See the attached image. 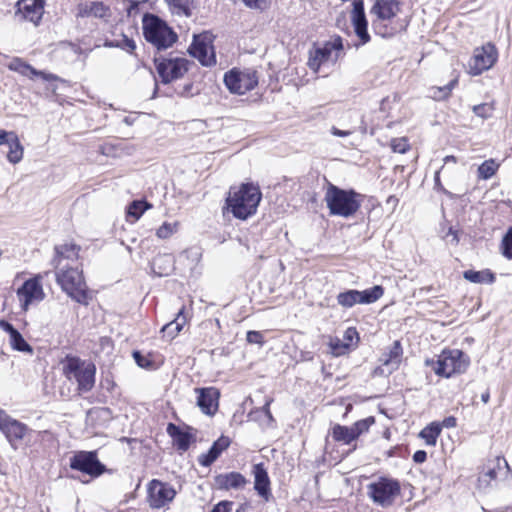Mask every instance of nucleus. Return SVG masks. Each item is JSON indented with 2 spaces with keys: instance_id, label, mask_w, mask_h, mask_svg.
<instances>
[{
  "instance_id": "nucleus-28",
  "label": "nucleus",
  "mask_w": 512,
  "mask_h": 512,
  "mask_svg": "<svg viewBox=\"0 0 512 512\" xmlns=\"http://www.w3.org/2000/svg\"><path fill=\"white\" fill-rule=\"evenodd\" d=\"M5 331H7L10 335V344L13 349L21 352H29L32 353V348L25 341L22 335L9 323L1 322L0 324Z\"/></svg>"
},
{
  "instance_id": "nucleus-22",
  "label": "nucleus",
  "mask_w": 512,
  "mask_h": 512,
  "mask_svg": "<svg viewBox=\"0 0 512 512\" xmlns=\"http://www.w3.org/2000/svg\"><path fill=\"white\" fill-rule=\"evenodd\" d=\"M15 7L17 8L15 11L16 17L34 24L40 21L44 13L43 2H31V4H27V2H16Z\"/></svg>"
},
{
  "instance_id": "nucleus-10",
  "label": "nucleus",
  "mask_w": 512,
  "mask_h": 512,
  "mask_svg": "<svg viewBox=\"0 0 512 512\" xmlns=\"http://www.w3.org/2000/svg\"><path fill=\"white\" fill-rule=\"evenodd\" d=\"M224 83L231 93L243 95L257 86V72L252 69L240 70L234 68L225 73Z\"/></svg>"
},
{
  "instance_id": "nucleus-12",
  "label": "nucleus",
  "mask_w": 512,
  "mask_h": 512,
  "mask_svg": "<svg viewBox=\"0 0 512 512\" xmlns=\"http://www.w3.org/2000/svg\"><path fill=\"white\" fill-rule=\"evenodd\" d=\"M213 40L214 36L208 31L193 36V42L188 51L203 66L210 67L216 64Z\"/></svg>"
},
{
  "instance_id": "nucleus-60",
  "label": "nucleus",
  "mask_w": 512,
  "mask_h": 512,
  "mask_svg": "<svg viewBox=\"0 0 512 512\" xmlns=\"http://www.w3.org/2000/svg\"><path fill=\"white\" fill-rule=\"evenodd\" d=\"M245 4L249 7V8H260V5H259V2H252V1H249V2H245Z\"/></svg>"
},
{
  "instance_id": "nucleus-57",
  "label": "nucleus",
  "mask_w": 512,
  "mask_h": 512,
  "mask_svg": "<svg viewBox=\"0 0 512 512\" xmlns=\"http://www.w3.org/2000/svg\"><path fill=\"white\" fill-rule=\"evenodd\" d=\"M124 42H125V48L127 50L133 51L136 48V44H135V42L133 40L125 39Z\"/></svg>"
},
{
  "instance_id": "nucleus-30",
  "label": "nucleus",
  "mask_w": 512,
  "mask_h": 512,
  "mask_svg": "<svg viewBox=\"0 0 512 512\" xmlns=\"http://www.w3.org/2000/svg\"><path fill=\"white\" fill-rule=\"evenodd\" d=\"M172 268L173 257L169 254L158 255L152 262V269L159 276L168 275Z\"/></svg>"
},
{
  "instance_id": "nucleus-27",
  "label": "nucleus",
  "mask_w": 512,
  "mask_h": 512,
  "mask_svg": "<svg viewBox=\"0 0 512 512\" xmlns=\"http://www.w3.org/2000/svg\"><path fill=\"white\" fill-rule=\"evenodd\" d=\"M216 483L221 489H240L246 485L247 480L241 473L230 472L218 475Z\"/></svg>"
},
{
  "instance_id": "nucleus-4",
  "label": "nucleus",
  "mask_w": 512,
  "mask_h": 512,
  "mask_svg": "<svg viewBox=\"0 0 512 512\" xmlns=\"http://www.w3.org/2000/svg\"><path fill=\"white\" fill-rule=\"evenodd\" d=\"M62 372L69 381L77 383L79 392H88L94 386L96 367L91 362L67 356L62 361Z\"/></svg>"
},
{
  "instance_id": "nucleus-35",
  "label": "nucleus",
  "mask_w": 512,
  "mask_h": 512,
  "mask_svg": "<svg viewBox=\"0 0 512 512\" xmlns=\"http://www.w3.org/2000/svg\"><path fill=\"white\" fill-rule=\"evenodd\" d=\"M440 433V423L433 422L422 429L419 436L425 441L427 445L434 446Z\"/></svg>"
},
{
  "instance_id": "nucleus-47",
  "label": "nucleus",
  "mask_w": 512,
  "mask_h": 512,
  "mask_svg": "<svg viewBox=\"0 0 512 512\" xmlns=\"http://www.w3.org/2000/svg\"><path fill=\"white\" fill-rule=\"evenodd\" d=\"M358 339L357 330L354 327H349L345 330L342 340L347 344V347L350 350V348L357 343Z\"/></svg>"
},
{
  "instance_id": "nucleus-20",
  "label": "nucleus",
  "mask_w": 512,
  "mask_h": 512,
  "mask_svg": "<svg viewBox=\"0 0 512 512\" xmlns=\"http://www.w3.org/2000/svg\"><path fill=\"white\" fill-rule=\"evenodd\" d=\"M354 8L351 12V24L354 33L360 40V44H366L370 40L368 33V22L365 17L363 2H353Z\"/></svg>"
},
{
  "instance_id": "nucleus-62",
  "label": "nucleus",
  "mask_w": 512,
  "mask_h": 512,
  "mask_svg": "<svg viewBox=\"0 0 512 512\" xmlns=\"http://www.w3.org/2000/svg\"><path fill=\"white\" fill-rule=\"evenodd\" d=\"M126 249H127V251H128L129 253H131V251H132L131 247L126 246Z\"/></svg>"
},
{
  "instance_id": "nucleus-43",
  "label": "nucleus",
  "mask_w": 512,
  "mask_h": 512,
  "mask_svg": "<svg viewBox=\"0 0 512 512\" xmlns=\"http://www.w3.org/2000/svg\"><path fill=\"white\" fill-rule=\"evenodd\" d=\"M375 423L374 417H367L359 420L352 425L354 434L358 438L363 433L367 432L369 428Z\"/></svg>"
},
{
  "instance_id": "nucleus-32",
  "label": "nucleus",
  "mask_w": 512,
  "mask_h": 512,
  "mask_svg": "<svg viewBox=\"0 0 512 512\" xmlns=\"http://www.w3.org/2000/svg\"><path fill=\"white\" fill-rule=\"evenodd\" d=\"M332 437L335 441L350 444L353 440L357 439L352 426L335 425L332 429Z\"/></svg>"
},
{
  "instance_id": "nucleus-23",
  "label": "nucleus",
  "mask_w": 512,
  "mask_h": 512,
  "mask_svg": "<svg viewBox=\"0 0 512 512\" xmlns=\"http://www.w3.org/2000/svg\"><path fill=\"white\" fill-rule=\"evenodd\" d=\"M55 267L62 265H78L79 247L75 244H62L55 247Z\"/></svg>"
},
{
  "instance_id": "nucleus-24",
  "label": "nucleus",
  "mask_w": 512,
  "mask_h": 512,
  "mask_svg": "<svg viewBox=\"0 0 512 512\" xmlns=\"http://www.w3.org/2000/svg\"><path fill=\"white\" fill-rule=\"evenodd\" d=\"M254 489L264 500L268 501L271 496L270 479L262 463L253 466Z\"/></svg>"
},
{
  "instance_id": "nucleus-49",
  "label": "nucleus",
  "mask_w": 512,
  "mask_h": 512,
  "mask_svg": "<svg viewBox=\"0 0 512 512\" xmlns=\"http://www.w3.org/2000/svg\"><path fill=\"white\" fill-rule=\"evenodd\" d=\"M246 340L250 344L263 345L264 343L263 335L259 331H248L246 335Z\"/></svg>"
},
{
  "instance_id": "nucleus-16",
  "label": "nucleus",
  "mask_w": 512,
  "mask_h": 512,
  "mask_svg": "<svg viewBox=\"0 0 512 512\" xmlns=\"http://www.w3.org/2000/svg\"><path fill=\"white\" fill-rule=\"evenodd\" d=\"M147 502L151 508L159 509L170 503L176 491L172 485L153 479L149 482L147 487Z\"/></svg>"
},
{
  "instance_id": "nucleus-41",
  "label": "nucleus",
  "mask_w": 512,
  "mask_h": 512,
  "mask_svg": "<svg viewBox=\"0 0 512 512\" xmlns=\"http://www.w3.org/2000/svg\"><path fill=\"white\" fill-rule=\"evenodd\" d=\"M328 345L330 347L331 353L334 356H341L349 351L347 344H345L344 341L338 337H331Z\"/></svg>"
},
{
  "instance_id": "nucleus-56",
  "label": "nucleus",
  "mask_w": 512,
  "mask_h": 512,
  "mask_svg": "<svg viewBox=\"0 0 512 512\" xmlns=\"http://www.w3.org/2000/svg\"><path fill=\"white\" fill-rule=\"evenodd\" d=\"M331 133L334 135V136H338V137H345V136H348L351 134L350 131H344V130H340L336 127H332L331 129Z\"/></svg>"
},
{
  "instance_id": "nucleus-14",
  "label": "nucleus",
  "mask_w": 512,
  "mask_h": 512,
  "mask_svg": "<svg viewBox=\"0 0 512 512\" xmlns=\"http://www.w3.org/2000/svg\"><path fill=\"white\" fill-rule=\"evenodd\" d=\"M189 61L184 57L163 58L156 60V70L163 83H170L185 75Z\"/></svg>"
},
{
  "instance_id": "nucleus-13",
  "label": "nucleus",
  "mask_w": 512,
  "mask_h": 512,
  "mask_svg": "<svg viewBox=\"0 0 512 512\" xmlns=\"http://www.w3.org/2000/svg\"><path fill=\"white\" fill-rule=\"evenodd\" d=\"M42 280L43 276L38 274L26 280L22 286L17 289V298L23 310L27 311L29 306L44 300L45 292L42 286Z\"/></svg>"
},
{
  "instance_id": "nucleus-3",
  "label": "nucleus",
  "mask_w": 512,
  "mask_h": 512,
  "mask_svg": "<svg viewBox=\"0 0 512 512\" xmlns=\"http://www.w3.org/2000/svg\"><path fill=\"white\" fill-rule=\"evenodd\" d=\"M324 200L331 215L348 218L353 216L361 206V195L354 190H344L329 184Z\"/></svg>"
},
{
  "instance_id": "nucleus-48",
  "label": "nucleus",
  "mask_w": 512,
  "mask_h": 512,
  "mask_svg": "<svg viewBox=\"0 0 512 512\" xmlns=\"http://www.w3.org/2000/svg\"><path fill=\"white\" fill-rule=\"evenodd\" d=\"M91 7L88 14H92L95 17H104L106 15V8L103 2H90Z\"/></svg>"
},
{
  "instance_id": "nucleus-54",
  "label": "nucleus",
  "mask_w": 512,
  "mask_h": 512,
  "mask_svg": "<svg viewBox=\"0 0 512 512\" xmlns=\"http://www.w3.org/2000/svg\"><path fill=\"white\" fill-rule=\"evenodd\" d=\"M441 428H453L456 426V419L454 417H447L445 418L442 423L440 424Z\"/></svg>"
},
{
  "instance_id": "nucleus-8",
  "label": "nucleus",
  "mask_w": 512,
  "mask_h": 512,
  "mask_svg": "<svg viewBox=\"0 0 512 512\" xmlns=\"http://www.w3.org/2000/svg\"><path fill=\"white\" fill-rule=\"evenodd\" d=\"M469 366V358L458 349L444 350L438 356L436 362H433L434 372L446 378L454 374H461Z\"/></svg>"
},
{
  "instance_id": "nucleus-46",
  "label": "nucleus",
  "mask_w": 512,
  "mask_h": 512,
  "mask_svg": "<svg viewBox=\"0 0 512 512\" xmlns=\"http://www.w3.org/2000/svg\"><path fill=\"white\" fill-rule=\"evenodd\" d=\"M493 111H494V106L491 103H482V104L473 106V112L477 116H479L483 119L490 117L492 115Z\"/></svg>"
},
{
  "instance_id": "nucleus-44",
  "label": "nucleus",
  "mask_w": 512,
  "mask_h": 512,
  "mask_svg": "<svg viewBox=\"0 0 512 512\" xmlns=\"http://www.w3.org/2000/svg\"><path fill=\"white\" fill-rule=\"evenodd\" d=\"M501 250L505 258L512 260V227L508 229L502 239Z\"/></svg>"
},
{
  "instance_id": "nucleus-2",
  "label": "nucleus",
  "mask_w": 512,
  "mask_h": 512,
  "mask_svg": "<svg viewBox=\"0 0 512 512\" xmlns=\"http://www.w3.org/2000/svg\"><path fill=\"white\" fill-rule=\"evenodd\" d=\"M56 268V282L61 289L76 302L88 305L89 295L82 270L78 265H62Z\"/></svg>"
},
{
  "instance_id": "nucleus-34",
  "label": "nucleus",
  "mask_w": 512,
  "mask_h": 512,
  "mask_svg": "<svg viewBox=\"0 0 512 512\" xmlns=\"http://www.w3.org/2000/svg\"><path fill=\"white\" fill-rule=\"evenodd\" d=\"M168 432L173 436L174 442L179 450L186 451L190 445V435L182 432L174 424H169Z\"/></svg>"
},
{
  "instance_id": "nucleus-50",
  "label": "nucleus",
  "mask_w": 512,
  "mask_h": 512,
  "mask_svg": "<svg viewBox=\"0 0 512 512\" xmlns=\"http://www.w3.org/2000/svg\"><path fill=\"white\" fill-rule=\"evenodd\" d=\"M232 502L228 501H222L218 503L211 512H231L232 509Z\"/></svg>"
},
{
  "instance_id": "nucleus-29",
  "label": "nucleus",
  "mask_w": 512,
  "mask_h": 512,
  "mask_svg": "<svg viewBox=\"0 0 512 512\" xmlns=\"http://www.w3.org/2000/svg\"><path fill=\"white\" fill-rule=\"evenodd\" d=\"M401 359L402 347L399 341H395L389 349V352L383 355L381 362L387 367L388 371L391 372L399 367Z\"/></svg>"
},
{
  "instance_id": "nucleus-25",
  "label": "nucleus",
  "mask_w": 512,
  "mask_h": 512,
  "mask_svg": "<svg viewBox=\"0 0 512 512\" xmlns=\"http://www.w3.org/2000/svg\"><path fill=\"white\" fill-rule=\"evenodd\" d=\"M229 445L230 439L226 436H221L213 443L207 453L199 457V463L205 467L210 466Z\"/></svg>"
},
{
  "instance_id": "nucleus-61",
  "label": "nucleus",
  "mask_w": 512,
  "mask_h": 512,
  "mask_svg": "<svg viewBox=\"0 0 512 512\" xmlns=\"http://www.w3.org/2000/svg\"><path fill=\"white\" fill-rule=\"evenodd\" d=\"M482 400H483V402H485V403H486V402H488V400H489V394H483V395H482Z\"/></svg>"
},
{
  "instance_id": "nucleus-11",
  "label": "nucleus",
  "mask_w": 512,
  "mask_h": 512,
  "mask_svg": "<svg viewBox=\"0 0 512 512\" xmlns=\"http://www.w3.org/2000/svg\"><path fill=\"white\" fill-rule=\"evenodd\" d=\"M498 59V51L492 43H486L474 49L467 66V72L478 76L491 69Z\"/></svg>"
},
{
  "instance_id": "nucleus-31",
  "label": "nucleus",
  "mask_w": 512,
  "mask_h": 512,
  "mask_svg": "<svg viewBox=\"0 0 512 512\" xmlns=\"http://www.w3.org/2000/svg\"><path fill=\"white\" fill-rule=\"evenodd\" d=\"M7 146L9 147V151L7 153V160L12 164L19 163L23 158L24 148L20 143L18 136H12Z\"/></svg>"
},
{
  "instance_id": "nucleus-9",
  "label": "nucleus",
  "mask_w": 512,
  "mask_h": 512,
  "mask_svg": "<svg viewBox=\"0 0 512 512\" xmlns=\"http://www.w3.org/2000/svg\"><path fill=\"white\" fill-rule=\"evenodd\" d=\"M367 491L372 501L382 507L391 506L400 495V484L397 480L379 477L367 485Z\"/></svg>"
},
{
  "instance_id": "nucleus-36",
  "label": "nucleus",
  "mask_w": 512,
  "mask_h": 512,
  "mask_svg": "<svg viewBox=\"0 0 512 512\" xmlns=\"http://www.w3.org/2000/svg\"><path fill=\"white\" fill-rule=\"evenodd\" d=\"M463 276L466 280L472 283H493L495 279L494 275L488 270H467L463 273Z\"/></svg>"
},
{
  "instance_id": "nucleus-45",
  "label": "nucleus",
  "mask_w": 512,
  "mask_h": 512,
  "mask_svg": "<svg viewBox=\"0 0 512 512\" xmlns=\"http://www.w3.org/2000/svg\"><path fill=\"white\" fill-rule=\"evenodd\" d=\"M390 146L394 152L400 154H404L410 149L408 140L405 137L392 139Z\"/></svg>"
},
{
  "instance_id": "nucleus-26",
  "label": "nucleus",
  "mask_w": 512,
  "mask_h": 512,
  "mask_svg": "<svg viewBox=\"0 0 512 512\" xmlns=\"http://www.w3.org/2000/svg\"><path fill=\"white\" fill-rule=\"evenodd\" d=\"M186 324L187 317L184 314V307H182L177 313L175 319L165 324L160 332L162 333L163 338L171 341L182 331Z\"/></svg>"
},
{
  "instance_id": "nucleus-5",
  "label": "nucleus",
  "mask_w": 512,
  "mask_h": 512,
  "mask_svg": "<svg viewBox=\"0 0 512 512\" xmlns=\"http://www.w3.org/2000/svg\"><path fill=\"white\" fill-rule=\"evenodd\" d=\"M400 2H375L371 13L376 16L374 29L382 36H392L404 27L398 20Z\"/></svg>"
},
{
  "instance_id": "nucleus-55",
  "label": "nucleus",
  "mask_w": 512,
  "mask_h": 512,
  "mask_svg": "<svg viewBox=\"0 0 512 512\" xmlns=\"http://www.w3.org/2000/svg\"><path fill=\"white\" fill-rule=\"evenodd\" d=\"M271 403H272V399H268L266 401L265 405L263 406L262 410L265 413V415L268 417V419L270 421H273V416H272L270 408H269Z\"/></svg>"
},
{
  "instance_id": "nucleus-21",
  "label": "nucleus",
  "mask_w": 512,
  "mask_h": 512,
  "mask_svg": "<svg viewBox=\"0 0 512 512\" xmlns=\"http://www.w3.org/2000/svg\"><path fill=\"white\" fill-rule=\"evenodd\" d=\"M7 68L31 79L36 76L41 77L45 81H53L57 79V76L54 74L38 71L19 57L12 58L7 64Z\"/></svg>"
},
{
  "instance_id": "nucleus-59",
  "label": "nucleus",
  "mask_w": 512,
  "mask_h": 512,
  "mask_svg": "<svg viewBox=\"0 0 512 512\" xmlns=\"http://www.w3.org/2000/svg\"><path fill=\"white\" fill-rule=\"evenodd\" d=\"M448 162H453V163H456L457 162V159L455 156L453 155H448L444 158V163H448Z\"/></svg>"
},
{
  "instance_id": "nucleus-52",
  "label": "nucleus",
  "mask_w": 512,
  "mask_h": 512,
  "mask_svg": "<svg viewBox=\"0 0 512 512\" xmlns=\"http://www.w3.org/2000/svg\"><path fill=\"white\" fill-rule=\"evenodd\" d=\"M133 356H134L136 363L140 367H149L150 366V362L144 356H142L139 352H134Z\"/></svg>"
},
{
  "instance_id": "nucleus-18",
  "label": "nucleus",
  "mask_w": 512,
  "mask_h": 512,
  "mask_svg": "<svg viewBox=\"0 0 512 512\" xmlns=\"http://www.w3.org/2000/svg\"><path fill=\"white\" fill-rule=\"evenodd\" d=\"M0 430L5 434L10 444L15 447L16 443L24 438L28 428L4 411H0Z\"/></svg>"
},
{
  "instance_id": "nucleus-15",
  "label": "nucleus",
  "mask_w": 512,
  "mask_h": 512,
  "mask_svg": "<svg viewBox=\"0 0 512 512\" xmlns=\"http://www.w3.org/2000/svg\"><path fill=\"white\" fill-rule=\"evenodd\" d=\"M384 294V289L380 285H376L370 289L363 291L348 290L339 293L337 302L344 308H351L355 304H371L380 299Z\"/></svg>"
},
{
  "instance_id": "nucleus-33",
  "label": "nucleus",
  "mask_w": 512,
  "mask_h": 512,
  "mask_svg": "<svg viewBox=\"0 0 512 512\" xmlns=\"http://www.w3.org/2000/svg\"><path fill=\"white\" fill-rule=\"evenodd\" d=\"M501 462H503L505 466L508 467L505 459L497 458L494 464L491 467H488L487 470L479 476L478 483L480 487L489 486L490 482L497 478V469L500 468Z\"/></svg>"
},
{
  "instance_id": "nucleus-19",
  "label": "nucleus",
  "mask_w": 512,
  "mask_h": 512,
  "mask_svg": "<svg viewBox=\"0 0 512 512\" xmlns=\"http://www.w3.org/2000/svg\"><path fill=\"white\" fill-rule=\"evenodd\" d=\"M198 394L197 405L207 415H214L219 405V390L215 387L195 388Z\"/></svg>"
},
{
  "instance_id": "nucleus-17",
  "label": "nucleus",
  "mask_w": 512,
  "mask_h": 512,
  "mask_svg": "<svg viewBox=\"0 0 512 512\" xmlns=\"http://www.w3.org/2000/svg\"><path fill=\"white\" fill-rule=\"evenodd\" d=\"M70 467L92 477L100 476L105 467L97 459L94 451H80L70 459Z\"/></svg>"
},
{
  "instance_id": "nucleus-39",
  "label": "nucleus",
  "mask_w": 512,
  "mask_h": 512,
  "mask_svg": "<svg viewBox=\"0 0 512 512\" xmlns=\"http://www.w3.org/2000/svg\"><path fill=\"white\" fill-rule=\"evenodd\" d=\"M456 84L457 79H454L449 84L443 87H432L430 89V97L437 101L447 99L450 96Z\"/></svg>"
},
{
  "instance_id": "nucleus-37",
  "label": "nucleus",
  "mask_w": 512,
  "mask_h": 512,
  "mask_svg": "<svg viewBox=\"0 0 512 512\" xmlns=\"http://www.w3.org/2000/svg\"><path fill=\"white\" fill-rule=\"evenodd\" d=\"M498 168L499 164L494 159H488L478 167V177L488 180L497 172Z\"/></svg>"
},
{
  "instance_id": "nucleus-63",
  "label": "nucleus",
  "mask_w": 512,
  "mask_h": 512,
  "mask_svg": "<svg viewBox=\"0 0 512 512\" xmlns=\"http://www.w3.org/2000/svg\"><path fill=\"white\" fill-rule=\"evenodd\" d=\"M439 172H436L435 178L438 179Z\"/></svg>"
},
{
  "instance_id": "nucleus-53",
  "label": "nucleus",
  "mask_w": 512,
  "mask_h": 512,
  "mask_svg": "<svg viewBox=\"0 0 512 512\" xmlns=\"http://www.w3.org/2000/svg\"><path fill=\"white\" fill-rule=\"evenodd\" d=\"M426 458H427V454L423 450H418L413 455V460L416 463H423L426 460Z\"/></svg>"
},
{
  "instance_id": "nucleus-58",
  "label": "nucleus",
  "mask_w": 512,
  "mask_h": 512,
  "mask_svg": "<svg viewBox=\"0 0 512 512\" xmlns=\"http://www.w3.org/2000/svg\"><path fill=\"white\" fill-rule=\"evenodd\" d=\"M446 237L447 238L451 237L452 238L451 241H453L456 244L459 241L457 233L455 231H453L452 229L449 230V232L447 233Z\"/></svg>"
},
{
  "instance_id": "nucleus-7",
  "label": "nucleus",
  "mask_w": 512,
  "mask_h": 512,
  "mask_svg": "<svg viewBox=\"0 0 512 512\" xmlns=\"http://www.w3.org/2000/svg\"><path fill=\"white\" fill-rule=\"evenodd\" d=\"M343 50L340 37L325 42L322 46H315L308 52L307 66L314 73H318L322 67L334 65Z\"/></svg>"
},
{
  "instance_id": "nucleus-40",
  "label": "nucleus",
  "mask_w": 512,
  "mask_h": 512,
  "mask_svg": "<svg viewBox=\"0 0 512 512\" xmlns=\"http://www.w3.org/2000/svg\"><path fill=\"white\" fill-rule=\"evenodd\" d=\"M168 4L172 14L185 17L191 16L190 2H168Z\"/></svg>"
},
{
  "instance_id": "nucleus-42",
  "label": "nucleus",
  "mask_w": 512,
  "mask_h": 512,
  "mask_svg": "<svg viewBox=\"0 0 512 512\" xmlns=\"http://www.w3.org/2000/svg\"><path fill=\"white\" fill-rule=\"evenodd\" d=\"M178 222H165L156 231V235L160 239H167L178 231Z\"/></svg>"
},
{
  "instance_id": "nucleus-51",
  "label": "nucleus",
  "mask_w": 512,
  "mask_h": 512,
  "mask_svg": "<svg viewBox=\"0 0 512 512\" xmlns=\"http://www.w3.org/2000/svg\"><path fill=\"white\" fill-rule=\"evenodd\" d=\"M16 133L13 131L0 130V146L8 145L12 136H15Z\"/></svg>"
},
{
  "instance_id": "nucleus-6",
  "label": "nucleus",
  "mask_w": 512,
  "mask_h": 512,
  "mask_svg": "<svg viewBox=\"0 0 512 512\" xmlns=\"http://www.w3.org/2000/svg\"><path fill=\"white\" fill-rule=\"evenodd\" d=\"M143 34L146 41L158 50L170 48L178 38L164 21L154 15H146L143 18Z\"/></svg>"
},
{
  "instance_id": "nucleus-38",
  "label": "nucleus",
  "mask_w": 512,
  "mask_h": 512,
  "mask_svg": "<svg viewBox=\"0 0 512 512\" xmlns=\"http://www.w3.org/2000/svg\"><path fill=\"white\" fill-rule=\"evenodd\" d=\"M152 206L151 204L142 201V200H136L133 201L127 209V216L133 217L134 221H137L140 219V217L144 214V212L148 209H150Z\"/></svg>"
},
{
  "instance_id": "nucleus-1",
  "label": "nucleus",
  "mask_w": 512,
  "mask_h": 512,
  "mask_svg": "<svg viewBox=\"0 0 512 512\" xmlns=\"http://www.w3.org/2000/svg\"><path fill=\"white\" fill-rule=\"evenodd\" d=\"M261 197L262 194L258 186L246 183L232 187L226 203L234 217L246 220L256 213Z\"/></svg>"
}]
</instances>
